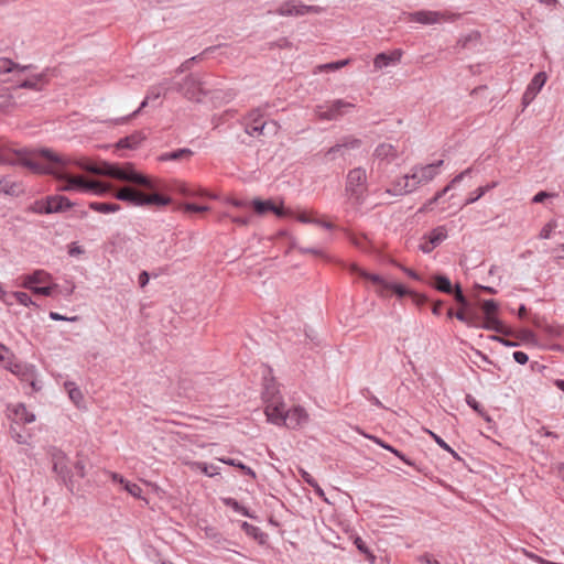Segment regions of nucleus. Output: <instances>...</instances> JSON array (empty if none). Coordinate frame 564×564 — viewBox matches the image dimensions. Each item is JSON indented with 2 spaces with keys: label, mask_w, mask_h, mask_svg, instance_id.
<instances>
[{
  "label": "nucleus",
  "mask_w": 564,
  "mask_h": 564,
  "mask_svg": "<svg viewBox=\"0 0 564 564\" xmlns=\"http://www.w3.org/2000/svg\"><path fill=\"white\" fill-rule=\"evenodd\" d=\"M53 469L62 477H67L68 470V458L66 454L57 448H53L51 452Z\"/></svg>",
  "instance_id": "23"
},
{
  "label": "nucleus",
  "mask_w": 564,
  "mask_h": 564,
  "mask_svg": "<svg viewBox=\"0 0 564 564\" xmlns=\"http://www.w3.org/2000/svg\"><path fill=\"white\" fill-rule=\"evenodd\" d=\"M553 196H555V195L552 193L539 192L538 194L534 195V197L532 198V202L533 203H542L544 199H546L549 197H553Z\"/></svg>",
  "instance_id": "62"
},
{
  "label": "nucleus",
  "mask_w": 564,
  "mask_h": 564,
  "mask_svg": "<svg viewBox=\"0 0 564 564\" xmlns=\"http://www.w3.org/2000/svg\"><path fill=\"white\" fill-rule=\"evenodd\" d=\"M497 185V183H492L491 185H486V186H481V187H478L471 195L470 197L466 200V205L468 204H473L475 203L476 200H478L482 195H485L486 192H488L489 189L494 188L495 186Z\"/></svg>",
  "instance_id": "45"
},
{
  "label": "nucleus",
  "mask_w": 564,
  "mask_h": 564,
  "mask_svg": "<svg viewBox=\"0 0 564 564\" xmlns=\"http://www.w3.org/2000/svg\"><path fill=\"white\" fill-rule=\"evenodd\" d=\"M399 268L412 280H415V281H422V276L415 272L414 270L410 269V268H406V267H403V265H399Z\"/></svg>",
  "instance_id": "56"
},
{
  "label": "nucleus",
  "mask_w": 564,
  "mask_h": 564,
  "mask_svg": "<svg viewBox=\"0 0 564 564\" xmlns=\"http://www.w3.org/2000/svg\"><path fill=\"white\" fill-rule=\"evenodd\" d=\"M513 359L520 365H525L529 360V357L525 352L518 350L513 352Z\"/></svg>",
  "instance_id": "58"
},
{
  "label": "nucleus",
  "mask_w": 564,
  "mask_h": 564,
  "mask_svg": "<svg viewBox=\"0 0 564 564\" xmlns=\"http://www.w3.org/2000/svg\"><path fill=\"white\" fill-rule=\"evenodd\" d=\"M466 402L467 404L473 409L475 410L477 413H479L481 416H485V412H484V409L481 408V405L479 404V402L471 395H467L466 397Z\"/></svg>",
  "instance_id": "55"
},
{
  "label": "nucleus",
  "mask_w": 564,
  "mask_h": 564,
  "mask_svg": "<svg viewBox=\"0 0 564 564\" xmlns=\"http://www.w3.org/2000/svg\"><path fill=\"white\" fill-rule=\"evenodd\" d=\"M348 64H349V59H343V61H338V62H333V63H327V64L318 65V66L315 67L314 74H318V73H322V72L337 70V69H340V68L345 67Z\"/></svg>",
  "instance_id": "38"
},
{
  "label": "nucleus",
  "mask_w": 564,
  "mask_h": 564,
  "mask_svg": "<svg viewBox=\"0 0 564 564\" xmlns=\"http://www.w3.org/2000/svg\"><path fill=\"white\" fill-rule=\"evenodd\" d=\"M370 440H372L376 444H378L379 446H381L382 448L393 453L395 456H398L400 459H402L404 463L406 464H410V462H408L404 457V455L399 452L398 449H395L394 447L390 446L389 444L384 443L382 440L376 437V436H368Z\"/></svg>",
  "instance_id": "42"
},
{
  "label": "nucleus",
  "mask_w": 564,
  "mask_h": 564,
  "mask_svg": "<svg viewBox=\"0 0 564 564\" xmlns=\"http://www.w3.org/2000/svg\"><path fill=\"white\" fill-rule=\"evenodd\" d=\"M262 400L264 404L263 412L267 421L279 426L283 419V414L288 411L289 408L276 382L273 379L265 381L262 392Z\"/></svg>",
  "instance_id": "3"
},
{
  "label": "nucleus",
  "mask_w": 564,
  "mask_h": 564,
  "mask_svg": "<svg viewBox=\"0 0 564 564\" xmlns=\"http://www.w3.org/2000/svg\"><path fill=\"white\" fill-rule=\"evenodd\" d=\"M22 164L30 170L37 167L36 151L17 150L9 142L0 140V165Z\"/></svg>",
  "instance_id": "5"
},
{
  "label": "nucleus",
  "mask_w": 564,
  "mask_h": 564,
  "mask_svg": "<svg viewBox=\"0 0 564 564\" xmlns=\"http://www.w3.org/2000/svg\"><path fill=\"white\" fill-rule=\"evenodd\" d=\"M442 164L443 161L440 160L436 163L413 167L409 174L411 180V185L409 187L416 189L420 185L426 184L434 180L440 173V167Z\"/></svg>",
  "instance_id": "9"
},
{
  "label": "nucleus",
  "mask_w": 564,
  "mask_h": 564,
  "mask_svg": "<svg viewBox=\"0 0 564 564\" xmlns=\"http://www.w3.org/2000/svg\"><path fill=\"white\" fill-rule=\"evenodd\" d=\"M263 113L260 109L251 110L246 118V132L251 137H259L268 133L275 134L280 128L276 121H263Z\"/></svg>",
  "instance_id": "6"
},
{
  "label": "nucleus",
  "mask_w": 564,
  "mask_h": 564,
  "mask_svg": "<svg viewBox=\"0 0 564 564\" xmlns=\"http://www.w3.org/2000/svg\"><path fill=\"white\" fill-rule=\"evenodd\" d=\"M36 165L37 167H32L33 172L53 175L62 183L58 189L65 192L93 193L101 196L112 188L108 183L74 174L70 170L73 165L93 174L107 175L119 181L134 183L147 189L158 188L154 181L137 172L131 164L119 166L102 163L98 166L85 160H73L53 150L42 149L36 151Z\"/></svg>",
  "instance_id": "1"
},
{
  "label": "nucleus",
  "mask_w": 564,
  "mask_h": 564,
  "mask_svg": "<svg viewBox=\"0 0 564 564\" xmlns=\"http://www.w3.org/2000/svg\"><path fill=\"white\" fill-rule=\"evenodd\" d=\"M186 466H188L192 470H200L208 477H214L219 474L218 467L216 466H208L206 463L202 462H184Z\"/></svg>",
  "instance_id": "32"
},
{
  "label": "nucleus",
  "mask_w": 564,
  "mask_h": 564,
  "mask_svg": "<svg viewBox=\"0 0 564 564\" xmlns=\"http://www.w3.org/2000/svg\"><path fill=\"white\" fill-rule=\"evenodd\" d=\"M53 281L52 275L45 270H35L30 274H23L20 276V285L24 289L30 290L37 289L39 286L48 284Z\"/></svg>",
  "instance_id": "16"
},
{
  "label": "nucleus",
  "mask_w": 564,
  "mask_h": 564,
  "mask_svg": "<svg viewBox=\"0 0 564 564\" xmlns=\"http://www.w3.org/2000/svg\"><path fill=\"white\" fill-rule=\"evenodd\" d=\"M481 311L484 314L481 327L487 330H494L500 334H507L508 329L505 324L498 318L499 306L494 300H485L481 303Z\"/></svg>",
  "instance_id": "8"
},
{
  "label": "nucleus",
  "mask_w": 564,
  "mask_h": 564,
  "mask_svg": "<svg viewBox=\"0 0 564 564\" xmlns=\"http://www.w3.org/2000/svg\"><path fill=\"white\" fill-rule=\"evenodd\" d=\"M50 317H51V319H53V321H72V322H74V321H76V319H77V317H76V316L70 317V318H67V317H65V316H63V315H61V314H58V313H56V312H51V313H50Z\"/></svg>",
  "instance_id": "63"
},
{
  "label": "nucleus",
  "mask_w": 564,
  "mask_h": 564,
  "mask_svg": "<svg viewBox=\"0 0 564 564\" xmlns=\"http://www.w3.org/2000/svg\"><path fill=\"white\" fill-rule=\"evenodd\" d=\"M454 14L437 11H417L410 14V21L421 24H436L451 21Z\"/></svg>",
  "instance_id": "17"
},
{
  "label": "nucleus",
  "mask_w": 564,
  "mask_h": 564,
  "mask_svg": "<svg viewBox=\"0 0 564 564\" xmlns=\"http://www.w3.org/2000/svg\"><path fill=\"white\" fill-rule=\"evenodd\" d=\"M536 97L535 94L529 91L528 89H525L523 96H522V105L523 107L525 108L527 106H529L533 100L534 98Z\"/></svg>",
  "instance_id": "59"
},
{
  "label": "nucleus",
  "mask_w": 564,
  "mask_h": 564,
  "mask_svg": "<svg viewBox=\"0 0 564 564\" xmlns=\"http://www.w3.org/2000/svg\"><path fill=\"white\" fill-rule=\"evenodd\" d=\"M250 205L252 206L254 213L259 216H264L268 213H273L278 217H286V215H291V209H285L283 202L278 204L273 199L262 200L254 198Z\"/></svg>",
  "instance_id": "14"
},
{
  "label": "nucleus",
  "mask_w": 564,
  "mask_h": 564,
  "mask_svg": "<svg viewBox=\"0 0 564 564\" xmlns=\"http://www.w3.org/2000/svg\"><path fill=\"white\" fill-rule=\"evenodd\" d=\"M72 206V202L67 197L62 195H53L36 202L35 210L37 213L52 214L64 212L69 209Z\"/></svg>",
  "instance_id": "12"
},
{
  "label": "nucleus",
  "mask_w": 564,
  "mask_h": 564,
  "mask_svg": "<svg viewBox=\"0 0 564 564\" xmlns=\"http://www.w3.org/2000/svg\"><path fill=\"white\" fill-rule=\"evenodd\" d=\"M346 191L359 200L367 191V173L365 169L356 167L347 175Z\"/></svg>",
  "instance_id": "11"
},
{
  "label": "nucleus",
  "mask_w": 564,
  "mask_h": 564,
  "mask_svg": "<svg viewBox=\"0 0 564 564\" xmlns=\"http://www.w3.org/2000/svg\"><path fill=\"white\" fill-rule=\"evenodd\" d=\"M432 280H433L432 284L436 290L447 293V294L453 293V286H452V283L448 278L437 274V275H434L432 278Z\"/></svg>",
  "instance_id": "34"
},
{
  "label": "nucleus",
  "mask_w": 564,
  "mask_h": 564,
  "mask_svg": "<svg viewBox=\"0 0 564 564\" xmlns=\"http://www.w3.org/2000/svg\"><path fill=\"white\" fill-rule=\"evenodd\" d=\"M556 221L554 220H551L549 221L547 224L544 225V227L541 229L540 234H539V237L541 239H549L551 238V235L552 232L554 231V229L556 228Z\"/></svg>",
  "instance_id": "50"
},
{
  "label": "nucleus",
  "mask_w": 564,
  "mask_h": 564,
  "mask_svg": "<svg viewBox=\"0 0 564 564\" xmlns=\"http://www.w3.org/2000/svg\"><path fill=\"white\" fill-rule=\"evenodd\" d=\"M453 292H454L455 300L458 303H460L463 305H465L467 303L466 297L463 294V291L458 284L455 286V289H453Z\"/></svg>",
  "instance_id": "57"
},
{
  "label": "nucleus",
  "mask_w": 564,
  "mask_h": 564,
  "mask_svg": "<svg viewBox=\"0 0 564 564\" xmlns=\"http://www.w3.org/2000/svg\"><path fill=\"white\" fill-rule=\"evenodd\" d=\"M123 488L127 492H129L134 498H141L142 489L139 485L130 482L127 480L124 482Z\"/></svg>",
  "instance_id": "49"
},
{
  "label": "nucleus",
  "mask_w": 564,
  "mask_h": 564,
  "mask_svg": "<svg viewBox=\"0 0 564 564\" xmlns=\"http://www.w3.org/2000/svg\"><path fill=\"white\" fill-rule=\"evenodd\" d=\"M13 106V99L11 95L1 94L0 95V111H7Z\"/></svg>",
  "instance_id": "52"
},
{
  "label": "nucleus",
  "mask_w": 564,
  "mask_h": 564,
  "mask_svg": "<svg viewBox=\"0 0 564 564\" xmlns=\"http://www.w3.org/2000/svg\"><path fill=\"white\" fill-rule=\"evenodd\" d=\"M89 208L102 214L116 213L120 210V206L118 204L98 202L90 203Z\"/></svg>",
  "instance_id": "36"
},
{
  "label": "nucleus",
  "mask_w": 564,
  "mask_h": 564,
  "mask_svg": "<svg viewBox=\"0 0 564 564\" xmlns=\"http://www.w3.org/2000/svg\"><path fill=\"white\" fill-rule=\"evenodd\" d=\"M173 189L186 197H195V196H208L212 197L205 189L195 187L188 183L182 181H175L173 183Z\"/></svg>",
  "instance_id": "25"
},
{
  "label": "nucleus",
  "mask_w": 564,
  "mask_h": 564,
  "mask_svg": "<svg viewBox=\"0 0 564 564\" xmlns=\"http://www.w3.org/2000/svg\"><path fill=\"white\" fill-rule=\"evenodd\" d=\"M10 436L15 443L23 445L29 444L31 438V435L22 434L13 426L10 427Z\"/></svg>",
  "instance_id": "47"
},
{
  "label": "nucleus",
  "mask_w": 564,
  "mask_h": 564,
  "mask_svg": "<svg viewBox=\"0 0 564 564\" xmlns=\"http://www.w3.org/2000/svg\"><path fill=\"white\" fill-rule=\"evenodd\" d=\"M22 67L9 58H0V80L8 77L9 74L19 75Z\"/></svg>",
  "instance_id": "30"
},
{
  "label": "nucleus",
  "mask_w": 564,
  "mask_h": 564,
  "mask_svg": "<svg viewBox=\"0 0 564 564\" xmlns=\"http://www.w3.org/2000/svg\"><path fill=\"white\" fill-rule=\"evenodd\" d=\"M398 155H399L398 150L395 149L394 145H392L390 143L379 144L376 148L375 153H373L375 159L384 161L387 163H390L393 160H395L398 158Z\"/></svg>",
  "instance_id": "27"
},
{
  "label": "nucleus",
  "mask_w": 564,
  "mask_h": 564,
  "mask_svg": "<svg viewBox=\"0 0 564 564\" xmlns=\"http://www.w3.org/2000/svg\"><path fill=\"white\" fill-rule=\"evenodd\" d=\"M361 144V141L357 138H354V137H347V138H344L341 143L339 144H336L335 147L330 148L328 150V153H335L337 151H339L340 148H348V149H357L359 148Z\"/></svg>",
  "instance_id": "37"
},
{
  "label": "nucleus",
  "mask_w": 564,
  "mask_h": 564,
  "mask_svg": "<svg viewBox=\"0 0 564 564\" xmlns=\"http://www.w3.org/2000/svg\"><path fill=\"white\" fill-rule=\"evenodd\" d=\"M424 431L436 442L440 447L448 452L453 457L459 458L458 454L442 437L427 429H424Z\"/></svg>",
  "instance_id": "40"
},
{
  "label": "nucleus",
  "mask_w": 564,
  "mask_h": 564,
  "mask_svg": "<svg viewBox=\"0 0 564 564\" xmlns=\"http://www.w3.org/2000/svg\"><path fill=\"white\" fill-rule=\"evenodd\" d=\"M286 217H293L302 224H315L327 229L334 228V225L330 221H327L323 217H321L313 209H296L291 210V215H286Z\"/></svg>",
  "instance_id": "18"
},
{
  "label": "nucleus",
  "mask_w": 564,
  "mask_h": 564,
  "mask_svg": "<svg viewBox=\"0 0 564 564\" xmlns=\"http://www.w3.org/2000/svg\"><path fill=\"white\" fill-rule=\"evenodd\" d=\"M447 237V230L444 226H440L433 229L427 236L426 240L421 243V250L425 253L431 252L436 246H438Z\"/></svg>",
  "instance_id": "20"
},
{
  "label": "nucleus",
  "mask_w": 564,
  "mask_h": 564,
  "mask_svg": "<svg viewBox=\"0 0 564 564\" xmlns=\"http://www.w3.org/2000/svg\"><path fill=\"white\" fill-rule=\"evenodd\" d=\"M467 321H469V322H464V323L469 327H479V326L481 327V324L478 323L477 316L471 312H469L467 314Z\"/></svg>",
  "instance_id": "61"
},
{
  "label": "nucleus",
  "mask_w": 564,
  "mask_h": 564,
  "mask_svg": "<svg viewBox=\"0 0 564 564\" xmlns=\"http://www.w3.org/2000/svg\"><path fill=\"white\" fill-rule=\"evenodd\" d=\"M219 460H220L221 463L227 464V465L238 467V468H239V469H241L245 474L250 475L251 477H256L254 471H253L250 467L246 466V465H245L243 463H241V462H237V460L231 459V458H219Z\"/></svg>",
  "instance_id": "43"
},
{
  "label": "nucleus",
  "mask_w": 564,
  "mask_h": 564,
  "mask_svg": "<svg viewBox=\"0 0 564 564\" xmlns=\"http://www.w3.org/2000/svg\"><path fill=\"white\" fill-rule=\"evenodd\" d=\"M21 67H22V72L19 75L9 74L8 77L2 79V82L11 83L14 87H19V84H21V79L24 77L25 73L30 72L29 66H21Z\"/></svg>",
  "instance_id": "44"
},
{
  "label": "nucleus",
  "mask_w": 564,
  "mask_h": 564,
  "mask_svg": "<svg viewBox=\"0 0 564 564\" xmlns=\"http://www.w3.org/2000/svg\"><path fill=\"white\" fill-rule=\"evenodd\" d=\"M403 55V52L399 48L393 50L389 53H380L373 59V66L376 69H382L391 65H397Z\"/></svg>",
  "instance_id": "21"
},
{
  "label": "nucleus",
  "mask_w": 564,
  "mask_h": 564,
  "mask_svg": "<svg viewBox=\"0 0 564 564\" xmlns=\"http://www.w3.org/2000/svg\"><path fill=\"white\" fill-rule=\"evenodd\" d=\"M6 369L20 377L24 381H30L33 389H35V369L33 366L18 364L13 360L11 366H6Z\"/></svg>",
  "instance_id": "22"
},
{
  "label": "nucleus",
  "mask_w": 564,
  "mask_h": 564,
  "mask_svg": "<svg viewBox=\"0 0 564 564\" xmlns=\"http://www.w3.org/2000/svg\"><path fill=\"white\" fill-rule=\"evenodd\" d=\"M547 80V75L545 72H540L534 75V77L531 79L529 85L527 86V89L535 95L540 93L542 87L545 85Z\"/></svg>",
  "instance_id": "33"
},
{
  "label": "nucleus",
  "mask_w": 564,
  "mask_h": 564,
  "mask_svg": "<svg viewBox=\"0 0 564 564\" xmlns=\"http://www.w3.org/2000/svg\"><path fill=\"white\" fill-rule=\"evenodd\" d=\"M116 198L128 203L132 206H166L171 203V198L160 195L158 193L147 194L132 186H124L118 189L115 194Z\"/></svg>",
  "instance_id": "4"
},
{
  "label": "nucleus",
  "mask_w": 564,
  "mask_h": 564,
  "mask_svg": "<svg viewBox=\"0 0 564 564\" xmlns=\"http://www.w3.org/2000/svg\"><path fill=\"white\" fill-rule=\"evenodd\" d=\"M56 288L57 285L51 282L39 286L37 289H33L32 293L36 295L51 296Z\"/></svg>",
  "instance_id": "48"
},
{
  "label": "nucleus",
  "mask_w": 564,
  "mask_h": 564,
  "mask_svg": "<svg viewBox=\"0 0 564 564\" xmlns=\"http://www.w3.org/2000/svg\"><path fill=\"white\" fill-rule=\"evenodd\" d=\"M206 83L196 75L186 77L181 86V90L189 100L200 101L202 97L206 95Z\"/></svg>",
  "instance_id": "13"
},
{
  "label": "nucleus",
  "mask_w": 564,
  "mask_h": 564,
  "mask_svg": "<svg viewBox=\"0 0 564 564\" xmlns=\"http://www.w3.org/2000/svg\"><path fill=\"white\" fill-rule=\"evenodd\" d=\"M13 297L15 302L24 307H37L36 303L31 299V296L26 292L15 291L9 293V299Z\"/></svg>",
  "instance_id": "35"
},
{
  "label": "nucleus",
  "mask_w": 564,
  "mask_h": 564,
  "mask_svg": "<svg viewBox=\"0 0 564 564\" xmlns=\"http://www.w3.org/2000/svg\"><path fill=\"white\" fill-rule=\"evenodd\" d=\"M162 91H163V88L160 87V86L151 87L150 90L148 91V95L145 96L144 100L141 102L139 109L135 110L134 112H132L128 117L117 119L116 123L117 124H123V123L128 122L131 118L135 117L144 107H147V105H148V102L150 100H154V99L160 98L161 95H162Z\"/></svg>",
  "instance_id": "26"
},
{
  "label": "nucleus",
  "mask_w": 564,
  "mask_h": 564,
  "mask_svg": "<svg viewBox=\"0 0 564 564\" xmlns=\"http://www.w3.org/2000/svg\"><path fill=\"white\" fill-rule=\"evenodd\" d=\"M8 417L18 424H30L35 421V414L30 412L23 403L10 405Z\"/></svg>",
  "instance_id": "19"
},
{
  "label": "nucleus",
  "mask_w": 564,
  "mask_h": 564,
  "mask_svg": "<svg viewBox=\"0 0 564 564\" xmlns=\"http://www.w3.org/2000/svg\"><path fill=\"white\" fill-rule=\"evenodd\" d=\"M410 185L411 180L409 174H406L397 180L395 182H393L391 187H389L387 192L393 195H404L414 191L413 187H409Z\"/></svg>",
  "instance_id": "28"
},
{
  "label": "nucleus",
  "mask_w": 564,
  "mask_h": 564,
  "mask_svg": "<svg viewBox=\"0 0 564 564\" xmlns=\"http://www.w3.org/2000/svg\"><path fill=\"white\" fill-rule=\"evenodd\" d=\"M308 421L310 414L306 409L301 404H294L283 414V419L279 426L297 430L306 425Z\"/></svg>",
  "instance_id": "10"
},
{
  "label": "nucleus",
  "mask_w": 564,
  "mask_h": 564,
  "mask_svg": "<svg viewBox=\"0 0 564 564\" xmlns=\"http://www.w3.org/2000/svg\"><path fill=\"white\" fill-rule=\"evenodd\" d=\"M65 387L67 389L70 400L76 405H79L84 399L82 391L77 387H75L74 383H67Z\"/></svg>",
  "instance_id": "41"
},
{
  "label": "nucleus",
  "mask_w": 564,
  "mask_h": 564,
  "mask_svg": "<svg viewBox=\"0 0 564 564\" xmlns=\"http://www.w3.org/2000/svg\"><path fill=\"white\" fill-rule=\"evenodd\" d=\"M354 107L355 105L351 102L345 101L343 99H335L316 106L314 113L318 120L332 121L345 116Z\"/></svg>",
  "instance_id": "7"
},
{
  "label": "nucleus",
  "mask_w": 564,
  "mask_h": 564,
  "mask_svg": "<svg viewBox=\"0 0 564 564\" xmlns=\"http://www.w3.org/2000/svg\"><path fill=\"white\" fill-rule=\"evenodd\" d=\"M47 84V79L44 73L30 74L25 73L24 77L19 84V88H28L33 90H41Z\"/></svg>",
  "instance_id": "24"
},
{
  "label": "nucleus",
  "mask_w": 564,
  "mask_h": 564,
  "mask_svg": "<svg viewBox=\"0 0 564 564\" xmlns=\"http://www.w3.org/2000/svg\"><path fill=\"white\" fill-rule=\"evenodd\" d=\"M209 208L207 206H198L191 203L181 204L178 206V210L183 212L184 214H191V213H202L207 212Z\"/></svg>",
  "instance_id": "46"
},
{
  "label": "nucleus",
  "mask_w": 564,
  "mask_h": 564,
  "mask_svg": "<svg viewBox=\"0 0 564 564\" xmlns=\"http://www.w3.org/2000/svg\"><path fill=\"white\" fill-rule=\"evenodd\" d=\"M189 151L188 150H178V151H175V152H172V153H167V154H164L161 156V160H178L183 156H186V155H189Z\"/></svg>",
  "instance_id": "53"
},
{
  "label": "nucleus",
  "mask_w": 564,
  "mask_h": 564,
  "mask_svg": "<svg viewBox=\"0 0 564 564\" xmlns=\"http://www.w3.org/2000/svg\"><path fill=\"white\" fill-rule=\"evenodd\" d=\"M21 192L20 185L9 177H0V194L15 196Z\"/></svg>",
  "instance_id": "31"
},
{
  "label": "nucleus",
  "mask_w": 564,
  "mask_h": 564,
  "mask_svg": "<svg viewBox=\"0 0 564 564\" xmlns=\"http://www.w3.org/2000/svg\"><path fill=\"white\" fill-rule=\"evenodd\" d=\"M469 172V170H466L464 171L463 173L458 174L457 176H455V178L451 182V184H448L446 187L443 188V191H441L440 193H437L426 205H425V208H427L429 206H431L432 204L436 203L443 195H445L451 188L452 186L457 183V182H460L464 177L465 174H467Z\"/></svg>",
  "instance_id": "39"
},
{
  "label": "nucleus",
  "mask_w": 564,
  "mask_h": 564,
  "mask_svg": "<svg viewBox=\"0 0 564 564\" xmlns=\"http://www.w3.org/2000/svg\"><path fill=\"white\" fill-rule=\"evenodd\" d=\"M14 360L13 355L3 346H1L0 350V362L3 364V366H11Z\"/></svg>",
  "instance_id": "51"
},
{
  "label": "nucleus",
  "mask_w": 564,
  "mask_h": 564,
  "mask_svg": "<svg viewBox=\"0 0 564 564\" xmlns=\"http://www.w3.org/2000/svg\"><path fill=\"white\" fill-rule=\"evenodd\" d=\"M410 297H411L413 304H415L419 307L423 306L427 302L426 295L415 292V291H412Z\"/></svg>",
  "instance_id": "54"
},
{
  "label": "nucleus",
  "mask_w": 564,
  "mask_h": 564,
  "mask_svg": "<svg viewBox=\"0 0 564 564\" xmlns=\"http://www.w3.org/2000/svg\"><path fill=\"white\" fill-rule=\"evenodd\" d=\"M322 10L319 7L305 6L296 0H290L283 2L276 10L280 15H304L307 13H319Z\"/></svg>",
  "instance_id": "15"
},
{
  "label": "nucleus",
  "mask_w": 564,
  "mask_h": 564,
  "mask_svg": "<svg viewBox=\"0 0 564 564\" xmlns=\"http://www.w3.org/2000/svg\"><path fill=\"white\" fill-rule=\"evenodd\" d=\"M350 271L371 283L375 293L381 299H389L394 295L397 299L401 300L405 296L410 297L413 291L402 283L389 281L380 274L369 273L357 264H351Z\"/></svg>",
  "instance_id": "2"
},
{
  "label": "nucleus",
  "mask_w": 564,
  "mask_h": 564,
  "mask_svg": "<svg viewBox=\"0 0 564 564\" xmlns=\"http://www.w3.org/2000/svg\"><path fill=\"white\" fill-rule=\"evenodd\" d=\"M536 97L535 94L529 91L528 89H525L523 96H522V105L523 107L525 108L527 106H529L533 100L534 98Z\"/></svg>",
  "instance_id": "60"
},
{
  "label": "nucleus",
  "mask_w": 564,
  "mask_h": 564,
  "mask_svg": "<svg viewBox=\"0 0 564 564\" xmlns=\"http://www.w3.org/2000/svg\"><path fill=\"white\" fill-rule=\"evenodd\" d=\"M145 139V135L138 131L118 141L117 148L135 149Z\"/></svg>",
  "instance_id": "29"
},
{
  "label": "nucleus",
  "mask_w": 564,
  "mask_h": 564,
  "mask_svg": "<svg viewBox=\"0 0 564 564\" xmlns=\"http://www.w3.org/2000/svg\"><path fill=\"white\" fill-rule=\"evenodd\" d=\"M421 564H441L438 561L433 558L431 555L425 554L419 558Z\"/></svg>",
  "instance_id": "64"
}]
</instances>
